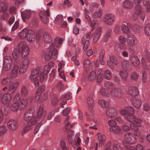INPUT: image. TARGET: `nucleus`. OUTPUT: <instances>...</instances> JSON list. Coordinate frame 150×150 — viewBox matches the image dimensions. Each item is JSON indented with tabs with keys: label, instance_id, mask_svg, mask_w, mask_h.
<instances>
[{
	"label": "nucleus",
	"instance_id": "7c9ffc66",
	"mask_svg": "<svg viewBox=\"0 0 150 150\" xmlns=\"http://www.w3.org/2000/svg\"><path fill=\"white\" fill-rule=\"evenodd\" d=\"M127 25H122L121 26L122 30L123 32L126 34H128L130 32V30L129 27H130V24H127Z\"/></svg>",
	"mask_w": 150,
	"mask_h": 150
},
{
	"label": "nucleus",
	"instance_id": "338daca9",
	"mask_svg": "<svg viewBox=\"0 0 150 150\" xmlns=\"http://www.w3.org/2000/svg\"><path fill=\"white\" fill-rule=\"evenodd\" d=\"M42 72L40 71V72L39 73H40V74L39 75L38 77V78L40 79V81L41 82H42L44 81L45 78V75L44 73L41 72Z\"/></svg>",
	"mask_w": 150,
	"mask_h": 150
},
{
	"label": "nucleus",
	"instance_id": "f704fd0d",
	"mask_svg": "<svg viewBox=\"0 0 150 150\" xmlns=\"http://www.w3.org/2000/svg\"><path fill=\"white\" fill-rule=\"evenodd\" d=\"M18 86V84L17 83H13L8 87V91L13 92L16 90Z\"/></svg>",
	"mask_w": 150,
	"mask_h": 150
},
{
	"label": "nucleus",
	"instance_id": "20e7f679",
	"mask_svg": "<svg viewBox=\"0 0 150 150\" xmlns=\"http://www.w3.org/2000/svg\"><path fill=\"white\" fill-rule=\"evenodd\" d=\"M123 89L120 88H114L111 89L110 91V94L113 98H120L122 95Z\"/></svg>",
	"mask_w": 150,
	"mask_h": 150
},
{
	"label": "nucleus",
	"instance_id": "79ce46f5",
	"mask_svg": "<svg viewBox=\"0 0 150 150\" xmlns=\"http://www.w3.org/2000/svg\"><path fill=\"white\" fill-rule=\"evenodd\" d=\"M96 74L94 71L91 72L88 77V80L90 81H93L95 80L96 77Z\"/></svg>",
	"mask_w": 150,
	"mask_h": 150
},
{
	"label": "nucleus",
	"instance_id": "f03ea898",
	"mask_svg": "<svg viewBox=\"0 0 150 150\" xmlns=\"http://www.w3.org/2000/svg\"><path fill=\"white\" fill-rule=\"evenodd\" d=\"M18 49L21 53V57L23 58H26L29 53V48L25 42H21L18 45Z\"/></svg>",
	"mask_w": 150,
	"mask_h": 150
},
{
	"label": "nucleus",
	"instance_id": "8fccbe9b",
	"mask_svg": "<svg viewBox=\"0 0 150 150\" xmlns=\"http://www.w3.org/2000/svg\"><path fill=\"white\" fill-rule=\"evenodd\" d=\"M99 139L100 140L99 142V146H102L103 144V142L105 140V138H104L102 135L100 133H98L97 134Z\"/></svg>",
	"mask_w": 150,
	"mask_h": 150
},
{
	"label": "nucleus",
	"instance_id": "7ed1b4c3",
	"mask_svg": "<svg viewBox=\"0 0 150 150\" xmlns=\"http://www.w3.org/2000/svg\"><path fill=\"white\" fill-rule=\"evenodd\" d=\"M12 60L9 56H6L4 57L3 68L6 71H8L12 67Z\"/></svg>",
	"mask_w": 150,
	"mask_h": 150
},
{
	"label": "nucleus",
	"instance_id": "5701e85b",
	"mask_svg": "<svg viewBox=\"0 0 150 150\" xmlns=\"http://www.w3.org/2000/svg\"><path fill=\"white\" fill-rule=\"evenodd\" d=\"M102 29L100 28H98L95 33L93 38V42L96 43L99 40L101 33Z\"/></svg>",
	"mask_w": 150,
	"mask_h": 150
},
{
	"label": "nucleus",
	"instance_id": "f257e3e1",
	"mask_svg": "<svg viewBox=\"0 0 150 150\" xmlns=\"http://www.w3.org/2000/svg\"><path fill=\"white\" fill-rule=\"evenodd\" d=\"M34 111L31 109L28 110L25 113L23 118L24 120L28 124L33 125L37 123V118L34 115Z\"/></svg>",
	"mask_w": 150,
	"mask_h": 150
},
{
	"label": "nucleus",
	"instance_id": "9d476101",
	"mask_svg": "<svg viewBox=\"0 0 150 150\" xmlns=\"http://www.w3.org/2000/svg\"><path fill=\"white\" fill-rule=\"evenodd\" d=\"M33 31L31 30H28L27 28L23 29L19 33V37L21 39H23L27 38L29 34H32Z\"/></svg>",
	"mask_w": 150,
	"mask_h": 150
},
{
	"label": "nucleus",
	"instance_id": "dca6fc26",
	"mask_svg": "<svg viewBox=\"0 0 150 150\" xmlns=\"http://www.w3.org/2000/svg\"><path fill=\"white\" fill-rule=\"evenodd\" d=\"M40 72V69L39 68L34 69L31 73L30 78L32 79H35L38 78V74Z\"/></svg>",
	"mask_w": 150,
	"mask_h": 150
},
{
	"label": "nucleus",
	"instance_id": "a211bd4d",
	"mask_svg": "<svg viewBox=\"0 0 150 150\" xmlns=\"http://www.w3.org/2000/svg\"><path fill=\"white\" fill-rule=\"evenodd\" d=\"M12 98V96L11 94L9 93H7L4 94L1 99L2 103L3 104H5L6 103L9 102Z\"/></svg>",
	"mask_w": 150,
	"mask_h": 150
},
{
	"label": "nucleus",
	"instance_id": "49530a36",
	"mask_svg": "<svg viewBox=\"0 0 150 150\" xmlns=\"http://www.w3.org/2000/svg\"><path fill=\"white\" fill-rule=\"evenodd\" d=\"M21 94L22 96L25 97L28 95V91L25 86H23L22 88Z\"/></svg>",
	"mask_w": 150,
	"mask_h": 150
},
{
	"label": "nucleus",
	"instance_id": "4468645a",
	"mask_svg": "<svg viewBox=\"0 0 150 150\" xmlns=\"http://www.w3.org/2000/svg\"><path fill=\"white\" fill-rule=\"evenodd\" d=\"M106 115L109 117H113L117 114V111L115 109L109 108L106 109Z\"/></svg>",
	"mask_w": 150,
	"mask_h": 150
},
{
	"label": "nucleus",
	"instance_id": "774afa93",
	"mask_svg": "<svg viewBox=\"0 0 150 150\" xmlns=\"http://www.w3.org/2000/svg\"><path fill=\"white\" fill-rule=\"evenodd\" d=\"M70 109L69 108H65L62 112L63 115L65 116H67L70 111Z\"/></svg>",
	"mask_w": 150,
	"mask_h": 150
},
{
	"label": "nucleus",
	"instance_id": "c85d7f7f",
	"mask_svg": "<svg viewBox=\"0 0 150 150\" xmlns=\"http://www.w3.org/2000/svg\"><path fill=\"white\" fill-rule=\"evenodd\" d=\"M84 68L86 72L89 71L90 68V61L88 59H86L84 62Z\"/></svg>",
	"mask_w": 150,
	"mask_h": 150
},
{
	"label": "nucleus",
	"instance_id": "f8f14e48",
	"mask_svg": "<svg viewBox=\"0 0 150 150\" xmlns=\"http://www.w3.org/2000/svg\"><path fill=\"white\" fill-rule=\"evenodd\" d=\"M48 52L52 58H56L57 57L58 51L55 48L53 44H51L48 49Z\"/></svg>",
	"mask_w": 150,
	"mask_h": 150
},
{
	"label": "nucleus",
	"instance_id": "ddd939ff",
	"mask_svg": "<svg viewBox=\"0 0 150 150\" xmlns=\"http://www.w3.org/2000/svg\"><path fill=\"white\" fill-rule=\"evenodd\" d=\"M128 91L130 96L133 97L137 96L139 93L138 88L134 86H131L128 88Z\"/></svg>",
	"mask_w": 150,
	"mask_h": 150
},
{
	"label": "nucleus",
	"instance_id": "6ab92c4d",
	"mask_svg": "<svg viewBox=\"0 0 150 150\" xmlns=\"http://www.w3.org/2000/svg\"><path fill=\"white\" fill-rule=\"evenodd\" d=\"M13 64L14 66L12 70L11 76L12 77L15 78L17 76L19 69V66L18 64H16L15 62Z\"/></svg>",
	"mask_w": 150,
	"mask_h": 150
},
{
	"label": "nucleus",
	"instance_id": "c03bdc74",
	"mask_svg": "<svg viewBox=\"0 0 150 150\" xmlns=\"http://www.w3.org/2000/svg\"><path fill=\"white\" fill-rule=\"evenodd\" d=\"M60 146L62 150H68L65 142L63 140H61L59 142Z\"/></svg>",
	"mask_w": 150,
	"mask_h": 150
},
{
	"label": "nucleus",
	"instance_id": "37998d69",
	"mask_svg": "<svg viewBox=\"0 0 150 150\" xmlns=\"http://www.w3.org/2000/svg\"><path fill=\"white\" fill-rule=\"evenodd\" d=\"M38 117L41 119H43L45 115L43 113V109L42 108L40 107L37 113Z\"/></svg>",
	"mask_w": 150,
	"mask_h": 150
},
{
	"label": "nucleus",
	"instance_id": "680f3d73",
	"mask_svg": "<svg viewBox=\"0 0 150 150\" xmlns=\"http://www.w3.org/2000/svg\"><path fill=\"white\" fill-rule=\"evenodd\" d=\"M57 87L58 89L60 91L64 89V86L62 82L61 81H59L57 85Z\"/></svg>",
	"mask_w": 150,
	"mask_h": 150
},
{
	"label": "nucleus",
	"instance_id": "423d86ee",
	"mask_svg": "<svg viewBox=\"0 0 150 150\" xmlns=\"http://www.w3.org/2000/svg\"><path fill=\"white\" fill-rule=\"evenodd\" d=\"M128 45V48L129 50L132 51H133L135 45L136 39L133 35H130L128 37L127 40Z\"/></svg>",
	"mask_w": 150,
	"mask_h": 150
},
{
	"label": "nucleus",
	"instance_id": "cd10ccee",
	"mask_svg": "<svg viewBox=\"0 0 150 150\" xmlns=\"http://www.w3.org/2000/svg\"><path fill=\"white\" fill-rule=\"evenodd\" d=\"M110 131L112 133L117 134L120 132L121 131L120 128L118 126H115L110 127L109 128Z\"/></svg>",
	"mask_w": 150,
	"mask_h": 150
},
{
	"label": "nucleus",
	"instance_id": "b1692460",
	"mask_svg": "<svg viewBox=\"0 0 150 150\" xmlns=\"http://www.w3.org/2000/svg\"><path fill=\"white\" fill-rule=\"evenodd\" d=\"M81 44L83 45V49L85 51H86L90 45V42L88 40H86L84 37H83L81 41Z\"/></svg>",
	"mask_w": 150,
	"mask_h": 150
},
{
	"label": "nucleus",
	"instance_id": "3c124183",
	"mask_svg": "<svg viewBox=\"0 0 150 150\" xmlns=\"http://www.w3.org/2000/svg\"><path fill=\"white\" fill-rule=\"evenodd\" d=\"M100 93L101 95L106 97L108 96V90L104 88H102L100 89Z\"/></svg>",
	"mask_w": 150,
	"mask_h": 150
},
{
	"label": "nucleus",
	"instance_id": "1a4fd4ad",
	"mask_svg": "<svg viewBox=\"0 0 150 150\" xmlns=\"http://www.w3.org/2000/svg\"><path fill=\"white\" fill-rule=\"evenodd\" d=\"M120 113L122 115H129L134 113V110L132 107L127 106L125 107L124 109L120 110Z\"/></svg>",
	"mask_w": 150,
	"mask_h": 150
},
{
	"label": "nucleus",
	"instance_id": "6e6552de",
	"mask_svg": "<svg viewBox=\"0 0 150 150\" xmlns=\"http://www.w3.org/2000/svg\"><path fill=\"white\" fill-rule=\"evenodd\" d=\"M7 126L9 130L12 131H15L18 128V124L16 120H11L8 122Z\"/></svg>",
	"mask_w": 150,
	"mask_h": 150
},
{
	"label": "nucleus",
	"instance_id": "bb28decb",
	"mask_svg": "<svg viewBox=\"0 0 150 150\" xmlns=\"http://www.w3.org/2000/svg\"><path fill=\"white\" fill-rule=\"evenodd\" d=\"M122 67L126 71H129L131 68V65L129 63V62L127 61H123L122 62Z\"/></svg>",
	"mask_w": 150,
	"mask_h": 150
},
{
	"label": "nucleus",
	"instance_id": "aec40b11",
	"mask_svg": "<svg viewBox=\"0 0 150 150\" xmlns=\"http://www.w3.org/2000/svg\"><path fill=\"white\" fill-rule=\"evenodd\" d=\"M110 14H107L105 17L104 21L106 24L111 25L114 22V20Z\"/></svg>",
	"mask_w": 150,
	"mask_h": 150
},
{
	"label": "nucleus",
	"instance_id": "5fc2aeb1",
	"mask_svg": "<svg viewBox=\"0 0 150 150\" xmlns=\"http://www.w3.org/2000/svg\"><path fill=\"white\" fill-rule=\"evenodd\" d=\"M98 103L100 106L102 108H105L107 106V104L106 101L104 100H101L98 101Z\"/></svg>",
	"mask_w": 150,
	"mask_h": 150
},
{
	"label": "nucleus",
	"instance_id": "bf43d9fd",
	"mask_svg": "<svg viewBox=\"0 0 150 150\" xmlns=\"http://www.w3.org/2000/svg\"><path fill=\"white\" fill-rule=\"evenodd\" d=\"M45 89V86H41L37 89L36 93L39 94H41L44 91Z\"/></svg>",
	"mask_w": 150,
	"mask_h": 150
},
{
	"label": "nucleus",
	"instance_id": "de8ad7c7",
	"mask_svg": "<svg viewBox=\"0 0 150 150\" xmlns=\"http://www.w3.org/2000/svg\"><path fill=\"white\" fill-rule=\"evenodd\" d=\"M123 6L125 8H129L132 6V4L129 0H126L124 1Z\"/></svg>",
	"mask_w": 150,
	"mask_h": 150
},
{
	"label": "nucleus",
	"instance_id": "a18cd8bd",
	"mask_svg": "<svg viewBox=\"0 0 150 150\" xmlns=\"http://www.w3.org/2000/svg\"><path fill=\"white\" fill-rule=\"evenodd\" d=\"M35 35L34 34V32L33 31V33L32 34H29L28 36L27 37V40L30 42H33L35 40Z\"/></svg>",
	"mask_w": 150,
	"mask_h": 150
},
{
	"label": "nucleus",
	"instance_id": "864d4df0",
	"mask_svg": "<svg viewBox=\"0 0 150 150\" xmlns=\"http://www.w3.org/2000/svg\"><path fill=\"white\" fill-rule=\"evenodd\" d=\"M10 83V80L8 78L3 79L2 82V84L3 86H8Z\"/></svg>",
	"mask_w": 150,
	"mask_h": 150
},
{
	"label": "nucleus",
	"instance_id": "4be33fe9",
	"mask_svg": "<svg viewBox=\"0 0 150 150\" xmlns=\"http://www.w3.org/2000/svg\"><path fill=\"white\" fill-rule=\"evenodd\" d=\"M132 102L133 105L137 108L140 107L142 104L141 100L137 98H134L132 100Z\"/></svg>",
	"mask_w": 150,
	"mask_h": 150
},
{
	"label": "nucleus",
	"instance_id": "39448f33",
	"mask_svg": "<svg viewBox=\"0 0 150 150\" xmlns=\"http://www.w3.org/2000/svg\"><path fill=\"white\" fill-rule=\"evenodd\" d=\"M124 139L127 142L130 144H134L136 141V136L132 133L127 132L124 135Z\"/></svg>",
	"mask_w": 150,
	"mask_h": 150
},
{
	"label": "nucleus",
	"instance_id": "473e14b6",
	"mask_svg": "<svg viewBox=\"0 0 150 150\" xmlns=\"http://www.w3.org/2000/svg\"><path fill=\"white\" fill-rule=\"evenodd\" d=\"M141 123H140L139 125H137V124H136L135 123H134V124H131L130 125V129L132 130L134 132H137L139 129L138 127H140L141 126Z\"/></svg>",
	"mask_w": 150,
	"mask_h": 150
},
{
	"label": "nucleus",
	"instance_id": "c756f323",
	"mask_svg": "<svg viewBox=\"0 0 150 150\" xmlns=\"http://www.w3.org/2000/svg\"><path fill=\"white\" fill-rule=\"evenodd\" d=\"M135 13L134 14V16L135 15H139L142 14V9L141 7L139 5H137L135 7L134 9Z\"/></svg>",
	"mask_w": 150,
	"mask_h": 150
},
{
	"label": "nucleus",
	"instance_id": "2f4dec72",
	"mask_svg": "<svg viewBox=\"0 0 150 150\" xmlns=\"http://www.w3.org/2000/svg\"><path fill=\"white\" fill-rule=\"evenodd\" d=\"M41 123H39L37 124L35 126L34 131V133L35 134L38 132H40L42 130V127L41 126Z\"/></svg>",
	"mask_w": 150,
	"mask_h": 150
},
{
	"label": "nucleus",
	"instance_id": "6e6d98bb",
	"mask_svg": "<svg viewBox=\"0 0 150 150\" xmlns=\"http://www.w3.org/2000/svg\"><path fill=\"white\" fill-rule=\"evenodd\" d=\"M145 30L146 34L150 36V23L146 24L145 27Z\"/></svg>",
	"mask_w": 150,
	"mask_h": 150
},
{
	"label": "nucleus",
	"instance_id": "f3484780",
	"mask_svg": "<svg viewBox=\"0 0 150 150\" xmlns=\"http://www.w3.org/2000/svg\"><path fill=\"white\" fill-rule=\"evenodd\" d=\"M21 13L23 21L25 22L26 21V19H28L30 18L31 12L30 11L26 10L21 12Z\"/></svg>",
	"mask_w": 150,
	"mask_h": 150
},
{
	"label": "nucleus",
	"instance_id": "e2e57ef3",
	"mask_svg": "<svg viewBox=\"0 0 150 150\" xmlns=\"http://www.w3.org/2000/svg\"><path fill=\"white\" fill-rule=\"evenodd\" d=\"M6 128L4 126H2L0 127V135L4 134L6 132Z\"/></svg>",
	"mask_w": 150,
	"mask_h": 150
},
{
	"label": "nucleus",
	"instance_id": "ea45409f",
	"mask_svg": "<svg viewBox=\"0 0 150 150\" xmlns=\"http://www.w3.org/2000/svg\"><path fill=\"white\" fill-rule=\"evenodd\" d=\"M20 52L19 50L15 49L13 51L12 55L14 59H17L19 57Z\"/></svg>",
	"mask_w": 150,
	"mask_h": 150
},
{
	"label": "nucleus",
	"instance_id": "58836bf2",
	"mask_svg": "<svg viewBox=\"0 0 150 150\" xmlns=\"http://www.w3.org/2000/svg\"><path fill=\"white\" fill-rule=\"evenodd\" d=\"M63 16L62 15H59L57 16L55 20V23L57 25L61 24L63 22Z\"/></svg>",
	"mask_w": 150,
	"mask_h": 150
},
{
	"label": "nucleus",
	"instance_id": "09e8293b",
	"mask_svg": "<svg viewBox=\"0 0 150 150\" xmlns=\"http://www.w3.org/2000/svg\"><path fill=\"white\" fill-rule=\"evenodd\" d=\"M105 78L109 80L111 77V74L110 71L108 70L105 71L104 74Z\"/></svg>",
	"mask_w": 150,
	"mask_h": 150
},
{
	"label": "nucleus",
	"instance_id": "412c9836",
	"mask_svg": "<svg viewBox=\"0 0 150 150\" xmlns=\"http://www.w3.org/2000/svg\"><path fill=\"white\" fill-rule=\"evenodd\" d=\"M39 15L43 23L47 24L48 23V18L46 16L45 12L41 11L39 13Z\"/></svg>",
	"mask_w": 150,
	"mask_h": 150
},
{
	"label": "nucleus",
	"instance_id": "13d9d810",
	"mask_svg": "<svg viewBox=\"0 0 150 150\" xmlns=\"http://www.w3.org/2000/svg\"><path fill=\"white\" fill-rule=\"evenodd\" d=\"M109 59L112 64L116 65H117V60L115 57L114 56H110L109 58Z\"/></svg>",
	"mask_w": 150,
	"mask_h": 150
},
{
	"label": "nucleus",
	"instance_id": "052dcab7",
	"mask_svg": "<svg viewBox=\"0 0 150 150\" xmlns=\"http://www.w3.org/2000/svg\"><path fill=\"white\" fill-rule=\"evenodd\" d=\"M20 102L22 105L24 106V107H25L28 105V101L26 99H22L21 100Z\"/></svg>",
	"mask_w": 150,
	"mask_h": 150
},
{
	"label": "nucleus",
	"instance_id": "69168bd1",
	"mask_svg": "<svg viewBox=\"0 0 150 150\" xmlns=\"http://www.w3.org/2000/svg\"><path fill=\"white\" fill-rule=\"evenodd\" d=\"M101 15V11L100 10H99L98 11L95 13L93 15L94 18L100 17Z\"/></svg>",
	"mask_w": 150,
	"mask_h": 150
},
{
	"label": "nucleus",
	"instance_id": "c9c22d12",
	"mask_svg": "<svg viewBox=\"0 0 150 150\" xmlns=\"http://www.w3.org/2000/svg\"><path fill=\"white\" fill-rule=\"evenodd\" d=\"M119 74L122 78L124 80H127L128 77V74L126 71H120Z\"/></svg>",
	"mask_w": 150,
	"mask_h": 150
},
{
	"label": "nucleus",
	"instance_id": "2eb2a0df",
	"mask_svg": "<svg viewBox=\"0 0 150 150\" xmlns=\"http://www.w3.org/2000/svg\"><path fill=\"white\" fill-rule=\"evenodd\" d=\"M42 39L43 41L47 44L50 43L52 41L51 37L47 32H46L43 33Z\"/></svg>",
	"mask_w": 150,
	"mask_h": 150
},
{
	"label": "nucleus",
	"instance_id": "0eeeda50",
	"mask_svg": "<svg viewBox=\"0 0 150 150\" xmlns=\"http://www.w3.org/2000/svg\"><path fill=\"white\" fill-rule=\"evenodd\" d=\"M125 119L128 122L132 123H135L137 124V125H139L140 123H141L142 121L139 118H136L135 116L130 114L128 115L125 117Z\"/></svg>",
	"mask_w": 150,
	"mask_h": 150
},
{
	"label": "nucleus",
	"instance_id": "a878e982",
	"mask_svg": "<svg viewBox=\"0 0 150 150\" xmlns=\"http://www.w3.org/2000/svg\"><path fill=\"white\" fill-rule=\"evenodd\" d=\"M8 6L7 4L4 2H0V12L5 13L7 10Z\"/></svg>",
	"mask_w": 150,
	"mask_h": 150
},
{
	"label": "nucleus",
	"instance_id": "393cba45",
	"mask_svg": "<svg viewBox=\"0 0 150 150\" xmlns=\"http://www.w3.org/2000/svg\"><path fill=\"white\" fill-rule=\"evenodd\" d=\"M130 60L131 63L135 66L137 67L139 64V60L137 56H132L130 59Z\"/></svg>",
	"mask_w": 150,
	"mask_h": 150
},
{
	"label": "nucleus",
	"instance_id": "a19ab883",
	"mask_svg": "<svg viewBox=\"0 0 150 150\" xmlns=\"http://www.w3.org/2000/svg\"><path fill=\"white\" fill-rule=\"evenodd\" d=\"M67 139L69 144L72 147H74L76 145V141L75 140H72V137H67Z\"/></svg>",
	"mask_w": 150,
	"mask_h": 150
},
{
	"label": "nucleus",
	"instance_id": "603ef678",
	"mask_svg": "<svg viewBox=\"0 0 150 150\" xmlns=\"http://www.w3.org/2000/svg\"><path fill=\"white\" fill-rule=\"evenodd\" d=\"M87 103L90 106L93 107L95 105L94 100L91 97H88L87 98Z\"/></svg>",
	"mask_w": 150,
	"mask_h": 150
},
{
	"label": "nucleus",
	"instance_id": "9b49d317",
	"mask_svg": "<svg viewBox=\"0 0 150 150\" xmlns=\"http://www.w3.org/2000/svg\"><path fill=\"white\" fill-rule=\"evenodd\" d=\"M29 59H26L22 62L19 71L20 73H23L25 72L26 69L29 65Z\"/></svg>",
	"mask_w": 150,
	"mask_h": 150
},
{
	"label": "nucleus",
	"instance_id": "72a5a7b5",
	"mask_svg": "<svg viewBox=\"0 0 150 150\" xmlns=\"http://www.w3.org/2000/svg\"><path fill=\"white\" fill-rule=\"evenodd\" d=\"M64 40L62 38L57 37L54 39V44L56 47H58L62 44Z\"/></svg>",
	"mask_w": 150,
	"mask_h": 150
},
{
	"label": "nucleus",
	"instance_id": "4c0bfd02",
	"mask_svg": "<svg viewBox=\"0 0 150 150\" xmlns=\"http://www.w3.org/2000/svg\"><path fill=\"white\" fill-rule=\"evenodd\" d=\"M130 77L131 79L136 81L138 79L139 75L136 72L134 71L131 73Z\"/></svg>",
	"mask_w": 150,
	"mask_h": 150
},
{
	"label": "nucleus",
	"instance_id": "e433bc0d",
	"mask_svg": "<svg viewBox=\"0 0 150 150\" xmlns=\"http://www.w3.org/2000/svg\"><path fill=\"white\" fill-rule=\"evenodd\" d=\"M20 107V103L18 102H16L14 103L11 105V109L13 111H17L18 110Z\"/></svg>",
	"mask_w": 150,
	"mask_h": 150
},
{
	"label": "nucleus",
	"instance_id": "4d7b16f0",
	"mask_svg": "<svg viewBox=\"0 0 150 150\" xmlns=\"http://www.w3.org/2000/svg\"><path fill=\"white\" fill-rule=\"evenodd\" d=\"M100 72L99 74H98L96 81L97 83L100 82L102 80L103 77L102 76V71L101 69H100Z\"/></svg>",
	"mask_w": 150,
	"mask_h": 150
},
{
	"label": "nucleus",
	"instance_id": "0e129e2a",
	"mask_svg": "<svg viewBox=\"0 0 150 150\" xmlns=\"http://www.w3.org/2000/svg\"><path fill=\"white\" fill-rule=\"evenodd\" d=\"M29 124V125L25 127L23 131V133H25L29 131L32 129V127Z\"/></svg>",
	"mask_w": 150,
	"mask_h": 150
}]
</instances>
